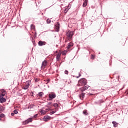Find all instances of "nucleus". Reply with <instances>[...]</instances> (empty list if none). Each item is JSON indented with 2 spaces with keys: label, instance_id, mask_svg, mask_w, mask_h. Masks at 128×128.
I'll return each mask as SVG.
<instances>
[{
  "label": "nucleus",
  "instance_id": "obj_1",
  "mask_svg": "<svg viewBox=\"0 0 128 128\" xmlns=\"http://www.w3.org/2000/svg\"><path fill=\"white\" fill-rule=\"evenodd\" d=\"M74 32L70 30L66 32V39L67 40L71 42V40H72V36H74Z\"/></svg>",
  "mask_w": 128,
  "mask_h": 128
},
{
  "label": "nucleus",
  "instance_id": "obj_2",
  "mask_svg": "<svg viewBox=\"0 0 128 128\" xmlns=\"http://www.w3.org/2000/svg\"><path fill=\"white\" fill-rule=\"evenodd\" d=\"M78 84L80 86H86V80L84 78L80 79L78 80Z\"/></svg>",
  "mask_w": 128,
  "mask_h": 128
},
{
  "label": "nucleus",
  "instance_id": "obj_3",
  "mask_svg": "<svg viewBox=\"0 0 128 128\" xmlns=\"http://www.w3.org/2000/svg\"><path fill=\"white\" fill-rule=\"evenodd\" d=\"M56 96V94L54 92H50L48 94V98L50 100H52L54 98H55Z\"/></svg>",
  "mask_w": 128,
  "mask_h": 128
},
{
  "label": "nucleus",
  "instance_id": "obj_4",
  "mask_svg": "<svg viewBox=\"0 0 128 128\" xmlns=\"http://www.w3.org/2000/svg\"><path fill=\"white\" fill-rule=\"evenodd\" d=\"M48 65V61L46 60H44L43 62H42V66H41V70H44L46 68V67Z\"/></svg>",
  "mask_w": 128,
  "mask_h": 128
},
{
  "label": "nucleus",
  "instance_id": "obj_5",
  "mask_svg": "<svg viewBox=\"0 0 128 128\" xmlns=\"http://www.w3.org/2000/svg\"><path fill=\"white\" fill-rule=\"evenodd\" d=\"M46 42L44 41L40 40L38 42V46H46Z\"/></svg>",
  "mask_w": 128,
  "mask_h": 128
},
{
  "label": "nucleus",
  "instance_id": "obj_6",
  "mask_svg": "<svg viewBox=\"0 0 128 128\" xmlns=\"http://www.w3.org/2000/svg\"><path fill=\"white\" fill-rule=\"evenodd\" d=\"M50 120V117L48 116H46L43 118V120L44 122H48V120Z\"/></svg>",
  "mask_w": 128,
  "mask_h": 128
},
{
  "label": "nucleus",
  "instance_id": "obj_7",
  "mask_svg": "<svg viewBox=\"0 0 128 128\" xmlns=\"http://www.w3.org/2000/svg\"><path fill=\"white\" fill-rule=\"evenodd\" d=\"M62 56V53L61 52H58L57 54H56V60L57 62H60V56Z\"/></svg>",
  "mask_w": 128,
  "mask_h": 128
},
{
  "label": "nucleus",
  "instance_id": "obj_8",
  "mask_svg": "<svg viewBox=\"0 0 128 128\" xmlns=\"http://www.w3.org/2000/svg\"><path fill=\"white\" fill-rule=\"evenodd\" d=\"M88 88V86H84L80 88V90H81L82 92H84V90H86Z\"/></svg>",
  "mask_w": 128,
  "mask_h": 128
},
{
  "label": "nucleus",
  "instance_id": "obj_9",
  "mask_svg": "<svg viewBox=\"0 0 128 128\" xmlns=\"http://www.w3.org/2000/svg\"><path fill=\"white\" fill-rule=\"evenodd\" d=\"M32 122V118H28L24 122V124H28V122Z\"/></svg>",
  "mask_w": 128,
  "mask_h": 128
},
{
  "label": "nucleus",
  "instance_id": "obj_10",
  "mask_svg": "<svg viewBox=\"0 0 128 128\" xmlns=\"http://www.w3.org/2000/svg\"><path fill=\"white\" fill-rule=\"evenodd\" d=\"M55 28L56 29V32H58L60 30V23L58 22L55 25Z\"/></svg>",
  "mask_w": 128,
  "mask_h": 128
},
{
  "label": "nucleus",
  "instance_id": "obj_11",
  "mask_svg": "<svg viewBox=\"0 0 128 128\" xmlns=\"http://www.w3.org/2000/svg\"><path fill=\"white\" fill-rule=\"evenodd\" d=\"M72 46H74V43L72 42H70L68 46H66L68 50L70 48H72Z\"/></svg>",
  "mask_w": 128,
  "mask_h": 128
},
{
  "label": "nucleus",
  "instance_id": "obj_12",
  "mask_svg": "<svg viewBox=\"0 0 128 128\" xmlns=\"http://www.w3.org/2000/svg\"><path fill=\"white\" fill-rule=\"evenodd\" d=\"M6 98L4 97H0V102L2 103V102H6Z\"/></svg>",
  "mask_w": 128,
  "mask_h": 128
},
{
  "label": "nucleus",
  "instance_id": "obj_13",
  "mask_svg": "<svg viewBox=\"0 0 128 128\" xmlns=\"http://www.w3.org/2000/svg\"><path fill=\"white\" fill-rule=\"evenodd\" d=\"M84 2H83L82 6L83 8H86V6H88V0H84Z\"/></svg>",
  "mask_w": 128,
  "mask_h": 128
},
{
  "label": "nucleus",
  "instance_id": "obj_14",
  "mask_svg": "<svg viewBox=\"0 0 128 128\" xmlns=\"http://www.w3.org/2000/svg\"><path fill=\"white\" fill-rule=\"evenodd\" d=\"M40 113L41 114H42V116H44V114H46V111L44 110H40Z\"/></svg>",
  "mask_w": 128,
  "mask_h": 128
},
{
  "label": "nucleus",
  "instance_id": "obj_15",
  "mask_svg": "<svg viewBox=\"0 0 128 128\" xmlns=\"http://www.w3.org/2000/svg\"><path fill=\"white\" fill-rule=\"evenodd\" d=\"M112 124H114V128H116V126H118V123L116 122H112Z\"/></svg>",
  "mask_w": 128,
  "mask_h": 128
},
{
  "label": "nucleus",
  "instance_id": "obj_16",
  "mask_svg": "<svg viewBox=\"0 0 128 128\" xmlns=\"http://www.w3.org/2000/svg\"><path fill=\"white\" fill-rule=\"evenodd\" d=\"M84 94H85L82 93V92L80 96V100H84Z\"/></svg>",
  "mask_w": 128,
  "mask_h": 128
},
{
  "label": "nucleus",
  "instance_id": "obj_17",
  "mask_svg": "<svg viewBox=\"0 0 128 128\" xmlns=\"http://www.w3.org/2000/svg\"><path fill=\"white\" fill-rule=\"evenodd\" d=\"M42 94H44V92H40L38 94V98H42Z\"/></svg>",
  "mask_w": 128,
  "mask_h": 128
},
{
  "label": "nucleus",
  "instance_id": "obj_18",
  "mask_svg": "<svg viewBox=\"0 0 128 128\" xmlns=\"http://www.w3.org/2000/svg\"><path fill=\"white\" fill-rule=\"evenodd\" d=\"M83 114H84V116H88V110H83Z\"/></svg>",
  "mask_w": 128,
  "mask_h": 128
},
{
  "label": "nucleus",
  "instance_id": "obj_19",
  "mask_svg": "<svg viewBox=\"0 0 128 128\" xmlns=\"http://www.w3.org/2000/svg\"><path fill=\"white\" fill-rule=\"evenodd\" d=\"M30 84H32V82L30 80L26 81V84L28 86L30 87Z\"/></svg>",
  "mask_w": 128,
  "mask_h": 128
},
{
  "label": "nucleus",
  "instance_id": "obj_20",
  "mask_svg": "<svg viewBox=\"0 0 128 128\" xmlns=\"http://www.w3.org/2000/svg\"><path fill=\"white\" fill-rule=\"evenodd\" d=\"M5 116L4 114H2L0 115V120H2V118H4Z\"/></svg>",
  "mask_w": 128,
  "mask_h": 128
},
{
  "label": "nucleus",
  "instance_id": "obj_21",
  "mask_svg": "<svg viewBox=\"0 0 128 128\" xmlns=\"http://www.w3.org/2000/svg\"><path fill=\"white\" fill-rule=\"evenodd\" d=\"M28 88H30L29 86H28V85H25V86H24L23 87H22V88H23V90H28Z\"/></svg>",
  "mask_w": 128,
  "mask_h": 128
},
{
  "label": "nucleus",
  "instance_id": "obj_22",
  "mask_svg": "<svg viewBox=\"0 0 128 128\" xmlns=\"http://www.w3.org/2000/svg\"><path fill=\"white\" fill-rule=\"evenodd\" d=\"M56 109H54L53 111L50 112V114H56Z\"/></svg>",
  "mask_w": 128,
  "mask_h": 128
},
{
  "label": "nucleus",
  "instance_id": "obj_23",
  "mask_svg": "<svg viewBox=\"0 0 128 128\" xmlns=\"http://www.w3.org/2000/svg\"><path fill=\"white\" fill-rule=\"evenodd\" d=\"M70 10L68 7H66L65 10H64V14H66L68 12V11Z\"/></svg>",
  "mask_w": 128,
  "mask_h": 128
},
{
  "label": "nucleus",
  "instance_id": "obj_24",
  "mask_svg": "<svg viewBox=\"0 0 128 128\" xmlns=\"http://www.w3.org/2000/svg\"><path fill=\"white\" fill-rule=\"evenodd\" d=\"M66 52H68V50H66L63 51L62 52V56H66Z\"/></svg>",
  "mask_w": 128,
  "mask_h": 128
},
{
  "label": "nucleus",
  "instance_id": "obj_25",
  "mask_svg": "<svg viewBox=\"0 0 128 128\" xmlns=\"http://www.w3.org/2000/svg\"><path fill=\"white\" fill-rule=\"evenodd\" d=\"M53 106H54V108H58V103H54L53 104Z\"/></svg>",
  "mask_w": 128,
  "mask_h": 128
},
{
  "label": "nucleus",
  "instance_id": "obj_26",
  "mask_svg": "<svg viewBox=\"0 0 128 128\" xmlns=\"http://www.w3.org/2000/svg\"><path fill=\"white\" fill-rule=\"evenodd\" d=\"M6 96V94H4V93L0 92V98H4L3 96Z\"/></svg>",
  "mask_w": 128,
  "mask_h": 128
},
{
  "label": "nucleus",
  "instance_id": "obj_27",
  "mask_svg": "<svg viewBox=\"0 0 128 128\" xmlns=\"http://www.w3.org/2000/svg\"><path fill=\"white\" fill-rule=\"evenodd\" d=\"M4 106H0V112H4Z\"/></svg>",
  "mask_w": 128,
  "mask_h": 128
},
{
  "label": "nucleus",
  "instance_id": "obj_28",
  "mask_svg": "<svg viewBox=\"0 0 128 128\" xmlns=\"http://www.w3.org/2000/svg\"><path fill=\"white\" fill-rule=\"evenodd\" d=\"M46 22H47V24H50V22H52V20H50V19H48L46 20Z\"/></svg>",
  "mask_w": 128,
  "mask_h": 128
},
{
  "label": "nucleus",
  "instance_id": "obj_29",
  "mask_svg": "<svg viewBox=\"0 0 128 128\" xmlns=\"http://www.w3.org/2000/svg\"><path fill=\"white\" fill-rule=\"evenodd\" d=\"M0 92H2V94H4V92H6V90L2 89L0 90Z\"/></svg>",
  "mask_w": 128,
  "mask_h": 128
},
{
  "label": "nucleus",
  "instance_id": "obj_30",
  "mask_svg": "<svg viewBox=\"0 0 128 128\" xmlns=\"http://www.w3.org/2000/svg\"><path fill=\"white\" fill-rule=\"evenodd\" d=\"M30 26H31L32 28V29L34 28V24H32L30 25Z\"/></svg>",
  "mask_w": 128,
  "mask_h": 128
},
{
  "label": "nucleus",
  "instance_id": "obj_31",
  "mask_svg": "<svg viewBox=\"0 0 128 128\" xmlns=\"http://www.w3.org/2000/svg\"><path fill=\"white\" fill-rule=\"evenodd\" d=\"M64 74H68V70H65L64 71Z\"/></svg>",
  "mask_w": 128,
  "mask_h": 128
},
{
  "label": "nucleus",
  "instance_id": "obj_32",
  "mask_svg": "<svg viewBox=\"0 0 128 128\" xmlns=\"http://www.w3.org/2000/svg\"><path fill=\"white\" fill-rule=\"evenodd\" d=\"M46 82H48L46 83V84H48V82H50V79H48L46 80Z\"/></svg>",
  "mask_w": 128,
  "mask_h": 128
},
{
  "label": "nucleus",
  "instance_id": "obj_33",
  "mask_svg": "<svg viewBox=\"0 0 128 128\" xmlns=\"http://www.w3.org/2000/svg\"><path fill=\"white\" fill-rule=\"evenodd\" d=\"M14 114H18V110H14Z\"/></svg>",
  "mask_w": 128,
  "mask_h": 128
},
{
  "label": "nucleus",
  "instance_id": "obj_34",
  "mask_svg": "<svg viewBox=\"0 0 128 128\" xmlns=\"http://www.w3.org/2000/svg\"><path fill=\"white\" fill-rule=\"evenodd\" d=\"M37 117H38V114H35V115L32 118H36Z\"/></svg>",
  "mask_w": 128,
  "mask_h": 128
},
{
  "label": "nucleus",
  "instance_id": "obj_35",
  "mask_svg": "<svg viewBox=\"0 0 128 128\" xmlns=\"http://www.w3.org/2000/svg\"><path fill=\"white\" fill-rule=\"evenodd\" d=\"M91 59H92V60H94V55H92V56H91Z\"/></svg>",
  "mask_w": 128,
  "mask_h": 128
},
{
  "label": "nucleus",
  "instance_id": "obj_36",
  "mask_svg": "<svg viewBox=\"0 0 128 128\" xmlns=\"http://www.w3.org/2000/svg\"><path fill=\"white\" fill-rule=\"evenodd\" d=\"M82 76V74L80 73H79V76H76V78H80V76Z\"/></svg>",
  "mask_w": 128,
  "mask_h": 128
},
{
  "label": "nucleus",
  "instance_id": "obj_37",
  "mask_svg": "<svg viewBox=\"0 0 128 128\" xmlns=\"http://www.w3.org/2000/svg\"><path fill=\"white\" fill-rule=\"evenodd\" d=\"M38 82V79L36 78L35 79V82Z\"/></svg>",
  "mask_w": 128,
  "mask_h": 128
},
{
  "label": "nucleus",
  "instance_id": "obj_38",
  "mask_svg": "<svg viewBox=\"0 0 128 128\" xmlns=\"http://www.w3.org/2000/svg\"><path fill=\"white\" fill-rule=\"evenodd\" d=\"M11 116H14V113H12V114H11Z\"/></svg>",
  "mask_w": 128,
  "mask_h": 128
},
{
  "label": "nucleus",
  "instance_id": "obj_39",
  "mask_svg": "<svg viewBox=\"0 0 128 128\" xmlns=\"http://www.w3.org/2000/svg\"><path fill=\"white\" fill-rule=\"evenodd\" d=\"M48 110L46 109V110H45V112H48Z\"/></svg>",
  "mask_w": 128,
  "mask_h": 128
},
{
  "label": "nucleus",
  "instance_id": "obj_40",
  "mask_svg": "<svg viewBox=\"0 0 128 128\" xmlns=\"http://www.w3.org/2000/svg\"><path fill=\"white\" fill-rule=\"evenodd\" d=\"M52 104L51 102H49L48 104Z\"/></svg>",
  "mask_w": 128,
  "mask_h": 128
},
{
  "label": "nucleus",
  "instance_id": "obj_41",
  "mask_svg": "<svg viewBox=\"0 0 128 128\" xmlns=\"http://www.w3.org/2000/svg\"><path fill=\"white\" fill-rule=\"evenodd\" d=\"M90 94V96H92V94Z\"/></svg>",
  "mask_w": 128,
  "mask_h": 128
}]
</instances>
